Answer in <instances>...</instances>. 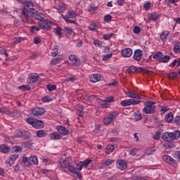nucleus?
Instances as JSON below:
<instances>
[{
  "label": "nucleus",
  "mask_w": 180,
  "mask_h": 180,
  "mask_svg": "<svg viewBox=\"0 0 180 180\" xmlns=\"http://www.w3.org/2000/svg\"><path fill=\"white\" fill-rule=\"evenodd\" d=\"M180 137L179 131H174L173 132H166L162 136L164 141H173V140H178Z\"/></svg>",
  "instance_id": "1"
},
{
  "label": "nucleus",
  "mask_w": 180,
  "mask_h": 180,
  "mask_svg": "<svg viewBox=\"0 0 180 180\" xmlns=\"http://www.w3.org/2000/svg\"><path fill=\"white\" fill-rule=\"evenodd\" d=\"M146 106L143 109V112L146 115H154L155 113V103L153 101H146Z\"/></svg>",
  "instance_id": "2"
},
{
  "label": "nucleus",
  "mask_w": 180,
  "mask_h": 180,
  "mask_svg": "<svg viewBox=\"0 0 180 180\" xmlns=\"http://www.w3.org/2000/svg\"><path fill=\"white\" fill-rule=\"evenodd\" d=\"M32 13H33V11L29 10V8L26 7H23L22 8H21L20 18L22 22L27 23V22H29V18H32Z\"/></svg>",
  "instance_id": "3"
},
{
  "label": "nucleus",
  "mask_w": 180,
  "mask_h": 180,
  "mask_svg": "<svg viewBox=\"0 0 180 180\" xmlns=\"http://www.w3.org/2000/svg\"><path fill=\"white\" fill-rule=\"evenodd\" d=\"M59 164L60 165V168L65 171V172H68V171L71 172V167H75L68 162L67 160H61L59 161Z\"/></svg>",
  "instance_id": "4"
},
{
  "label": "nucleus",
  "mask_w": 180,
  "mask_h": 180,
  "mask_svg": "<svg viewBox=\"0 0 180 180\" xmlns=\"http://www.w3.org/2000/svg\"><path fill=\"white\" fill-rule=\"evenodd\" d=\"M139 103H141V101L135 99H127L121 101V105L124 107L130 106V105H139Z\"/></svg>",
  "instance_id": "5"
},
{
  "label": "nucleus",
  "mask_w": 180,
  "mask_h": 180,
  "mask_svg": "<svg viewBox=\"0 0 180 180\" xmlns=\"http://www.w3.org/2000/svg\"><path fill=\"white\" fill-rule=\"evenodd\" d=\"M119 116V112H112L110 116H108L103 119V123L104 124H106L107 126L110 124L112 122H113V119H116Z\"/></svg>",
  "instance_id": "6"
},
{
  "label": "nucleus",
  "mask_w": 180,
  "mask_h": 180,
  "mask_svg": "<svg viewBox=\"0 0 180 180\" xmlns=\"http://www.w3.org/2000/svg\"><path fill=\"white\" fill-rule=\"evenodd\" d=\"M16 137H20L21 139H23V140H27V139H30V132L27 131H22V130H18L15 132Z\"/></svg>",
  "instance_id": "7"
},
{
  "label": "nucleus",
  "mask_w": 180,
  "mask_h": 180,
  "mask_svg": "<svg viewBox=\"0 0 180 180\" xmlns=\"http://www.w3.org/2000/svg\"><path fill=\"white\" fill-rule=\"evenodd\" d=\"M69 60L72 65H75V67H79V65H81V60H79V58L77 56L70 55L69 56Z\"/></svg>",
  "instance_id": "8"
},
{
  "label": "nucleus",
  "mask_w": 180,
  "mask_h": 180,
  "mask_svg": "<svg viewBox=\"0 0 180 180\" xmlns=\"http://www.w3.org/2000/svg\"><path fill=\"white\" fill-rule=\"evenodd\" d=\"M162 160L165 162L169 164V165H172V167H176V160L172 158L171 156L165 155L162 156Z\"/></svg>",
  "instance_id": "9"
},
{
  "label": "nucleus",
  "mask_w": 180,
  "mask_h": 180,
  "mask_svg": "<svg viewBox=\"0 0 180 180\" xmlns=\"http://www.w3.org/2000/svg\"><path fill=\"white\" fill-rule=\"evenodd\" d=\"M46 110L43 108H35L32 110V113L33 116H41L44 115Z\"/></svg>",
  "instance_id": "10"
},
{
  "label": "nucleus",
  "mask_w": 180,
  "mask_h": 180,
  "mask_svg": "<svg viewBox=\"0 0 180 180\" xmlns=\"http://www.w3.org/2000/svg\"><path fill=\"white\" fill-rule=\"evenodd\" d=\"M117 167L118 169L124 171L127 168V162L124 160H118L117 161Z\"/></svg>",
  "instance_id": "11"
},
{
  "label": "nucleus",
  "mask_w": 180,
  "mask_h": 180,
  "mask_svg": "<svg viewBox=\"0 0 180 180\" xmlns=\"http://www.w3.org/2000/svg\"><path fill=\"white\" fill-rule=\"evenodd\" d=\"M39 81V75L37 73H32L28 77V84H34Z\"/></svg>",
  "instance_id": "12"
},
{
  "label": "nucleus",
  "mask_w": 180,
  "mask_h": 180,
  "mask_svg": "<svg viewBox=\"0 0 180 180\" xmlns=\"http://www.w3.org/2000/svg\"><path fill=\"white\" fill-rule=\"evenodd\" d=\"M22 4L24 6H27L30 11H36V6H34V4L30 1H22Z\"/></svg>",
  "instance_id": "13"
},
{
  "label": "nucleus",
  "mask_w": 180,
  "mask_h": 180,
  "mask_svg": "<svg viewBox=\"0 0 180 180\" xmlns=\"http://www.w3.org/2000/svg\"><path fill=\"white\" fill-rule=\"evenodd\" d=\"M133 58L136 61H141V60L143 58V51L140 49H136L134 51Z\"/></svg>",
  "instance_id": "14"
},
{
  "label": "nucleus",
  "mask_w": 180,
  "mask_h": 180,
  "mask_svg": "<svg viewBox=\"0 0 180 180\" xmlns=\"http://www.w3.org/2000/svg\"><path fill=\"white\" fill-rule=\"evenodd\" d=\"M43 13H39L37 11H32V13L31 15V18H34V19H37V20H40L41 22H43Z\"/></svg>",
  "instance_id": "15"
},
{
  "label": "nucleus",
  "mask_w": 180,
  "mask_h": 180,
  "mask_svg": "<svg viewBox=\"0 0 180 180\" xmlns=\"http://www.w3.org/2000/svg\"><path fill=\"white\" fill-rule=\"evenodd\" d=\"M122 57H131L133 56V50L130 48H127L122 51Z\"/></svg>",
  "instance_id": "16"
},
{
  "label": "nucleus",
  "mask_w": 180,
  "mask_h": 180,
  "mask_svg": "<svg viewBox=\"0 0 180 180\" xmlns=\"http://www.w3.org/2000/svg\"><path fill=\"white\" fill-rule=\"evenodd\" d=\"M101 79H102V75L101 74H94L90 77L91 82H98V81H101Z\"/></svg>",
  "instance_id": "17"
},
{
  "label": "nucleus",
  "mask_w": 180,
  "mask_h": 180,
  "mask_svg": "<svg viewBox=\"0 0 180 180\" xmlns=\"http://www.w3.org/2000/svg\"><path fill=\"white\" fill-rule=\"evenodd\" d=\"M126 95L128 96L129 98H132L133 99H141V96H140V94H136L134 91H130L126 92Z\"/></svg>",
  "instance_id": "18"
},
{
  "label": "nucleus",
  "mask_w": 180,
  "mask_h": 180,
  "mask_svg": "<svg viewBox=\"0 0 180 180\" xmlns=\"http://www.w3.org/2000/svg\"><path fill=\"white\" fill-rule=\"evenodd\" d=\"M33 127L34 129H43L44 127V122L41 120H35Z\"/></svg>",
  "instance_id": "19"
},
{
  "label": "nucleus",
  "mask_w": 180,
  "mask_h": 180,
  "mask_svg": "<svg viewBox=\"0 0 180 180\" xmlns=\"http://www.w3.org/2000/svg\"><path fill=\"white\" fill-rule=\"evenodd\" d=\"M57 130L60 134H63V136H66V134H68L70 131L68 129H67L65 127L63 126H58L57 127Z\"/></svg>",
  "instance_id": "20"
},
{
  "label": "nucleus",
  "mask_w": 180,
  "mask_h": 180,
  "mask_svg": "<svg viewBox=\"0 0 180 180\" xmlns=\"http://www.w3.org/2000/svg\"><path fill=\"white\" fill-rule=\"evenodd\" d=\"M160 18V15L157 14L156 13H153L148 15V19L149 20H153V22H155L158 20Z\"/></svg>",
  "instance_id": "21"
},
{
  "label": "nucleus",
  "mask_w": 180,
  "mask_h": 180,
  "mask_svg": "<svg viewBox=\"0 0 180 180\" xmlns=\"http://www.w3.org/2000/svg\"><path fill=\"white\" fill-rule=\"evenodd\" d=\"M70 172H73V174H75L79 179H82L81 172L78 171L75 167H70Z\"/></svg>",
  "instance_id": "22"
},
{
  "label": "nucleus",
  "mask_w": 180,
  "mask_h": 180,
  "mask_svg": "<svg viewBox=\"0 0 180 180\" xmlns=\"http://www.w3.org/2000/svg\"><path fill=\"white\" fill-rule=\"evenodd\" d=\"M174 120V114L172 112H169L166 116H165V121L167 123H172V121Z\"/></svg>",
  "instance_id": "23"
},
{
  "label": "nucleus",
  "mask_w": 180,
  "mask_h": 180,
  "mask_svg": "<svg viewBox=\"0 0 180 180\" xmlns=\"http://www.w3.org/2000/svg\"><path fill=\"white\" fill-rule=\"evenodd\" d=\"M65 17H68L70 19H75V18H77V13H75V11H74V10H71L69 11L68 12V13L66 14V15H65Z\"/></svg>",
  "instance_id": "24"
},
{
  "label": "nucleus",
  "mask_w": 180,
  "mask_h": 180,
  "mask_svg": "<svg viewBox=\"0 0 180 180\" xmlns=\"http://www.w3.org/2000/svg\"><path fill=\"white\" fill-rule=\"evenodd\" d=\"M162 56H164V54H162V52H157L155 55H153V58L155 60H157V61H159L160 63H161Z\"/></svg>",
  "instance_id": "25"
},
{
  "label": "nucleus",
  "mask_w": 180,
  "mask_h": 180,
  "mask_svg": "<svg viewBox=\"0 0 180 180\" xmlns=\"http://www.w3.org/2000/svg\"><path fill=\"white\" fill-rule=\"evenodd\" d=\"M50 137L52 140H60V139H61V134L58 132H53L50 134Z\"/></svg>",
  "instance_id": "26"
},
{
  "label": "nucleus",
  "mask_w": 180,
  "mask_h": 180,
  "mask_svg": "<svg viewBox=\"0 0 180 180\" xmlns=\"http://www.w3.org/2000/svg\"><path fill=\"white\" fill-rule=\"evenodd\" d=\"M22 162L25 164V167H30L32 165V161L30 160V158H22Z\"/></svg>",
  "instance_id": "27"
},
{
  "label": "nucleus",
  "mask_w": 180,
  "mask_h": 180,
  "mask_svg": "<svg viewBox=\"0 0 180 180\" xmlns=\"http://www.w3.org/2000/svg\"><path fill=\"white\" fill-rule=\"evenodd\" d=\"M115 151V145H108L106 147L105 153L110 154V153H113Z\"/></svg>",
  "instance_id": "28"
},
{
  "label": "nucleus",
  "mask_w": 180,
  "mask_h": 180,
  "mask_svg": "<svg viewBox=\"0 0 180 180\" xmlns=\"http://www.w3.org/2000/svg\"><path fill=\"white\" fill-rule=\"evenodd\" d=\"M36 135L39 138H43L47 136V132L44 130H38L36 133Z\"/></svg>",
  "instance_id": "29"
},
{
  "label": "nucleus",
  "mask_w": 180,
  "mask_h": 180,
  "mask_svg": "<svg viewBox=\"0 0 180 180\" xmlns=\"http://www.w3.org/2000/svg\"><path fill=\"white\" fill-rule=\"evenodd\" d=\"M174 51L177 54L180 53V41L176 42L174 46Z\"/></svg>",
  "instance_id": "30"
},
{
  "label": "nucleus",
  "mask_w": 180,
  "mask_h": 180,
  "mask_svg": "<svg viewBox=\"0 0 180 180\" xmlns=\"http://www.w3.org/2000/svg\"><path fill=\"white\" fill-rule=\"evenodd\" d=\"M138 70H139L137 69V68H136V66L134 65H131L127 69L129 74H131L133 72H137Z\"/></svg>",
  "instance_id": "31"
},
{
  "label": "nucleus",
  "mask_w": 180,
  "mask_h": 180,
  "mask_svg": "<svg viewBox=\"0 0 180 180\" xmlns=\"http://www.w3.org/2000/svg\"><path fill=\"white\" fill-rule=\"evenodd\" d=\"M20 91H22V92H26V91H30V87L29 85H22L18 87Z\"/></svg>",
  "instance_id": "32"
},
{
  "label": "nucleus",
  "mask_w": 180,
  "mask_h": 180,
  "mask_svg": "<svg viewBox=\"0 0 180 180\" xmlns=\"http://www.w3.org/2000/svg\"><path fill=\"white\" fill-rule=\"evenodd\" d=\"M0 150L1 153H4V154H6V153H9V146H4V145L1 146Z\"/></svg>",
  "instance_id": "33"
},
{
  "label": "nucleus",
  "mask_w": 180,
  "mask_h": 180,
  "mask_svg": "<svg viewBox=\"0 0 180 180\" xmlns=\"http://www.w3.org/2000/svg\"><path fill=\"white\" fill-rule=\"evenodd\" d=\"M30 160L32 162V164H34L35 165H37L39 164V160L37 159V156L33 155L30 157Z\"/></svg>",
  "instance_id": "34"
},
{
  "label": "nucleus",
  "mask_w": 180,
  "mask_h": 180,
  "mask_svg": "<svg viewBox=\"0 0 180 180\" xmlns=\"http://www.w3.org/2000/svg\"><path fill=\"white\" fill-rule=\"evenodd\" d=\"M46 88L48 89V91H49L50 92L53 91H56V89H57V86L56 84H48L46 85Z\"/></svg>",
  "instance_id": "35"
},
{
  "label": "nucleus",
  "mask_w": 180,
  "mask_h": 180,
  "mask_svg": "<svg viewBox=\"0 0 180 180\" xmlns=\"http://www.w3.org/2000/svg\"><path fill=\"white\" fill-rule=\"evenodd\" d=\"M58 63H61V58H53L52 60L51 61V65H56V64H58Z\"/></svg>",
  "instance_id": "36"
},
{
  "label": "nucleus",
  "mask_w": 180,
  "mask_h": 180,
  "mask_svg": "<svg viewBox=\"0 0 180 180\" xmlns=\"http://www.w3.org/2000/svg\"><path fill=\"white\" fill-rule=\"evenodd\" d=\"M139 70L141 72H143L144 74H153V70H148L141 67H139Z\"/></svg>",
  "instance_id": "37"
},
{
  "label": "nucleus",
  "mask_w": 180,
  "mask_h": 180,
  "mask_svg": "<svg viewBox=\"0 0 180 180\" xmlns=\"http://www.w3.org/2000/svg\"><path fill=\"white\" fill-rule=\"evenodd\" d=\"M45 30H51V21L45 20Z\"/></svg>",
  "instance_id": "38"
},
{
  "label": "nucleus",
  "mask_w": 180,
  "mask_h": 180,
  "mask_svg": "<svg viewBox=\"0 0 180 180\" xmlns=\"http://www.w3.org/2000/svg\"><path fill=\"white\" fill-rule=\"evenodd\" d=\"M171 60V57L169 56L166 55V56H162V60H160V63H168Z\"/></svg>",
  "instance_id": "39"
},
{
  "label": "nucleus",
  "mask_w": 180,
  "mask_h": 180,
  "mask_svg": "<svg viewBox=\"0 0 180 180\" xmlns=\"http://www.w3.org/2000/svg\"><path fill=\"white\" fill-rule=\"evenodd\" d=\"M61 16H62L63 19H64V20H65V22H67V23H75V20H70L68 17H65V15L61 14Z\"/></svg>",
  "instance_id": "40"
},
{
  "label": "nucleus",
  "mask_w": 180,
  "mask_h": 180,
  "mask_svg": "<svg viewBox=\"0 0 180 180\" xmlns=\"http://www.w3.org/2000/svg\"><path fill=\"white\" fill-rule=\"evenodd\" d=\"M134 115H135V120H136V122H139V120H141L143 119V116L139 112H134Z\"/></svg>",
  "instance_id": "41"
},
{
  "label": "nucleus",
  "mask_w": 180,
  "mask_h": 180,
  "mask_svg": "<svg viewBox=\"0 0 180 180\" xmlns=\"http://www.w3.org/2000/svg\"><path fill=\"white\" fill-rule=\"evenodd\" d=\"M112 37H113V33L107 34H105L103 35V39H104V40H110Z\"/></svg>",
  "instance_id": "42"
},
{
  "label": "nucleus",
  "mask_w": 180,
  "mask_h": 180,
  "mask_svg": "<svg viewBox=\"0 0 180 180\" xmlns=\"http://www.w3.org/2000/svg\"><path fill=\"white\" fill-rule=\"evenodd\" d=\"M167 76L168 77V78L174 79L178 77V73H176V72H173L172 73H168Z\"/></svg>",
  "instance_id": "43"
},
{
  "label": "nucleus",
  "mask_w": 180,
  "mask_h": 180,
  "mask_svg": "<svg viewBox=\"0 0 180 180\" xmlns=\"http://www.w3.org/2000/svg\"><path fill=\"white\" fill-rule=\"evenodd\" d=\"M18 158H19V154H18V153H15L14 155H11L10 156V160L13 162H15V161H16V160H18Z\"/></svg>",
  "instance_id": "44"
},
{
  "label": "nucleus",
  "mask_w": 180,
  "mask_h": 180,
  "mask_svg": "<svg viewBox=\"0 0 180 180\" xmlns=\"http://www.w3.org/2000/svg\"><path fill=\"white\" fill-rule=\"evenodd\" d=\"M39 27L40 29H43V30H46V20L41 21V22H38Z\"/></svg>",
  "instance_id": "45"
},
{
  "label": "nucleus",
  "mask_w": 180,
  "mask_h": 180,
  "mask_svg": "<svg viewBox=\"0 0 180 180\" xmlns=\"http://www.w3.org/2000/svg\"><path fill=\"white\" fill-rule=\"evenodd\" d=\"M174 124H176V126H180V116L179 115H176L174 117Z\"/></svg>",
  "instance_id": "46"
},
{
  "label": "nucleus",
  "mask_w": 180,
  "mask_h": 180,
  "mask_svg": "<svg viewBox=\"0 0 180 180\" xmlns=\"http://www.w3.org/2000/svg\"><path fill=\"white\" fill-rule=\"evenodd\" d=\"M167 37H168V33L165 34V32H162L160 35V39H162V41H163V43L167 41Z\"/></svg>",
  "instance_id": "47"
},
{
  "label": "nucleus",
  "mask_w": 180,
  "mask_h": 180,
  "mask_svg": "<svg viewBox=\"0 0 180 180\" xmlns=\"http://www.w3.org/2000/svg\"><path fill=\"white\" fill-rule=\"evenodd\" d=\"M58 54V46H56L53 49V51L51 52V56L52 57H56Z\"/></svg>",
  "instance_id": "48"
},
{
  "label": "nucleus",
  "mask_w": 180,
  "mask_h": 180,
  "mask_svg": "<svg viewBox=\"0 0 180 180\" xmlns=\"http://www.w3.org/2000/svg\"><path fill=\"white\" fill-rule=\"evenodd\" d=\"M11 160L10 159L6 160V168H11L13 164H15L14 162H11Z\"/></svg>",
  "instance_id": "49"
},
{
  "label": "nucleus",
  "mask_w": 180,
  "mask_h": 180,
  "mask_svg": "<svg viewBox=\"0 0 180 180\" xmlns=\"http://www.w3.org/2000/svg\"><path fill=\"white\" fill-rule=\"evenodd\" d=\"M65 33L68 36L72 34V28H69L68 27H65Z\"/></svg>",
  "instance_id": "50"
},
{
  "label": "nucleus",
  "mask_w": 180,
  "mask_h": 180,
  "mask_svg": "<svg viewBox=\"0 0 180 180\" xmlns=\"http://www.w3.org/2000/svg\"><path fill=\"white\" fill-rule=\"evenodd\" d=\"M89 30H91V32H96V30H98V26H96V25L95 24H91L89 27Z\"/></svg>",
  "instance_id": "51"
},
{
  "label": "nucleus",
  "mask_w": 180,
  "mask_h": 180,
  "mask_svg": "<svg viewBox=\"0 0 180 180\" xmlns=\"http://www.w3.org/2000/svg\"><path fill=\"white\" fill-rule=\"evenodd\" d=\"M55 33L57 34V36H59L61 37L63 36V32H61V27H57L55 29Z\"/></svg>",
  "instance_id": "52"
},
{
  "label": "nucleus",
  "mask_w": 180,
  "mask_h": 180,
  "mask_svg": "<svg viewBox=\"0 0 180 180\" xmlns=\"http://www.w3.org/2000/svg\"><path fill=\"white\" fill-rule=\"evenodd\" d=\"M112 18H113V17L111 15L108 14L104 16V21L105 22H110Z\"/></svg>",
  "instance_id": "53"
},
{
  "label": "nucleus",
  "mask_w": 180,
  "mask_h": 180,
  "mask_svg": "<svg viewBox=\"0 0 180 180\" xmlns=\"http://www.w3.org/2000/svg\"><path fill=\"white\" fill-rule=\"evenodd\" d=\"M155 151V149L148 148L145 150V154H146V155H151V154H153V153Z\"/></svg>",
  "instance_id": "54"
},
{
  "label": "nucleus",
  "mask_w": 180,
  "mask_h": 180,
  "mask_svg": "<svg viewBox=\"0 0 180 180\" xmlns=\"http://www.w3.org/2000/svg\"><path fill=\"white\" fill-rule=\"evenodd\" d=\"M112 56H113V53H109L103 57V61H108V60H110L112 58Z\"/></svg>",
  "instance_id": "55"
},
{
  "label": "nucleus",
  "mask_w": 180,
  "mask_h": 180,
  "mask_svg": "<svg viewBox=\"0 0 180 180\" xmlns=\"http://www.w3.org/2000/svg\"><path fill=\"white\" fill-rule=\"evenodd\" d=\"M51 101H53V98L47 96L42 98V102L44 103L51 102Z\"/></svg>",
  "instance_id": "56"
},
{
  "label": "nucleus",
  "mask_w": 180,
  "mask_h": 180,
  "mask_svg": "<svg viewBox=\"0 0 180 180\" xmlns=\"http://www.w3.org/2000/svg\"><path fill=\"white\" fill-rule=\"evenodd\" d=\"M97 102L98 103H99L100 105H103V106L106 105L107 103L105 98L104 100L101 98H98Z\"/></svg>",
  "instance_id": "57"
},
{
  "label": "nucleus",
  "mask_w": 180,
  "mask_h": 180,
  "mask_svg": "<svg viewBox=\"0 0 180 180\" xmlns=\"http://www.w3.org/2000/svg\"><path fill=\"white\" fill-rule=\"evenodd\" d=\"M84 167V162H80L79 164L77 165L76 166V169H77V171H81L82 170V167Z\"/></svg>",
  "instance_id": "58"
},
{
  "label": "nucleus",
  "mask_w": 180,
  "mask_h": 180,
  "mask_svg": "<svg viewBox=\"0 0 180 180\" xmlns=\"http://www.w3.org/2000/svg\"><path fill=\"white\" fill-rule=\"evenodd\" d=\"M114 101H115V97H113V96L107 97L105 98L106 103H110L113 102Z\"/></svg>",
  "instance_id": "59"
},
{
  "label": "nucleus",
  "mask_w": 180,
  "mask_h": 180,
  "mask_svg": "<svg viewBox=\"0 0 180 180\" xmlns=\"http://www.w3.org/2000/svg\"><path fill=\"white\" fill-rule=\"evenodd\" d=\"M82 162H83L84 167H88V165H89V164H91V162H92V160H91L90 159H87Z\"/></svg>",
  "instance_id": "60"
},
{
  "label": "nucleus",
  "mask_w": 180,
  "mask_h": 180,
  "mask_svg": "<svg viewBox=\"0 0 180 180\" xmlns=\"http://www.w3.org/2000/svg\"><path fill=\"white\" fill-rule=\"evenodd\" d=\"M141 29L139 28V26H136L134 28V33H135L136 34H139V33H141Z\"/></svg>",
  "instance_id": "61"
},
{
  "label": "nucleus",
  "mask_w": 180,
  "mask_h": 180,
  "mask_svg": "<svg viewBox=\"0 0 180 180\" xmlns=\"http://www.w3.org/2000/svg\"><path fill=\"white\" fill-rule=\"evenodd\" d=\"M94 46H97V47H99V46H102V41H101L98 39H95L94 41Z\"/></svg>",
  "instance_id": "62"
},
{
  "label": "nucleus",
  "mask_w": 180,
  "mask_h": 180,
  "mask_svg": "<svg viewBox=\"0 0 180 180\" xmlns=\"http://www.w3.org/2000/svg\"><path fill=\"white\" fill-rule=\"evenodd\" d=\"M27 123H28V124H30L32 127L34 125V121L32 118L27 119Z\"/></svg>",
  "instance_id": "63"
},
{
  "label": "nucleus",
  "mask_w": 180,
  "mask_h": 180,
  "mask_svg": "<svg viewBox=\"0 0 180 180\" xmlns=\"http://www.w3.org/2000/svg\"><path fill=\"white\" fill-rule=\"evenodd\" d=\"M143 8L146 11H148L151 8V3H147L143 5Z\"/></svg>",
  "instance_id": "64"
}]
</instances>
